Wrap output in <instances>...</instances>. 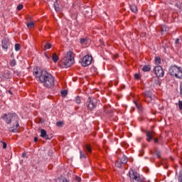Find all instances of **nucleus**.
Returning a JSON list of instances; mask_svg holds the SVG:
<instances>
[{"instance_id": "obj_1", "label": "nucleus", "mask_w": 182, "mask_h": 182, "mask_svg": "<svg viewBox=\"0 0 182 182\" xmlns=\"http://www.w3.org/2000/svg\"><path fill=\"white\" fill-rule=\"evenodd\" d=\"M33 75L36 77H38L40 82L47 89H50L55 86V77L52 74L48 73L46 70H36L33 72Z\"/></svg>"}, {"instance_id": "obj_41", "label": "nucleus", "mask_w": 182, "mask_h": 182, "mask_svg": "<svg viewBox=\"0 0 182 182\" xmlns=\"http://www.w3.org/2000/svg\"><path fill=\"white\" fill-rule=\"evenodd\" d=\"M21 156H22V157H26V153H25V152L23 153Z\"/></svg>"}, {"instance_id": "obj_12", "label": "nucleus", "mask_w": 182, "mask_h": 182, "mask_svg": "<svg viewBox=\"0 0 182 182\" xmlns=\"http://www.w3.org/2000/svg\"><path fill=\"white\" fill-rule=\"evenodd\" d=\"M85 151L87 153H92V146H90V144H86L85 147Z\"/></svg>"}, {"instance_id": "obj_7", "label": "nucleus", "mask_w": 182, "mask_h": 182, "mask_svg": "<svg viewBox=\"0 0 182 182\" xmlns=\"http://www.w3.org/2000/svg\"><path fill=\"white\" fill-rule=\"evenodd\" d=\"M97 106V100L96 99L89 97L86 102V107L89 110H93Z\"/></svg>"}, {"instance_id": "obj_43", "label": "nucleus", "mask_w": 182, "mask_h": 182, "mask_svg": "<svg viewBox=\"0 0 182 182\" xmlns=\"http://www.w3.org/2000/svg\"><path fill=\"white\" fill-rule=\"evenodd\" d=\"M158 157H160V155H158Z\"/></svg>"}, {"instance_id": "obj_8", "label": "nucleus", "mask_w": 182, "mask_h": 182, "mask_svg": "<svg viewBox=\"0 0 182 182\" xmlns=\"http://www.w3.org/2000/svg\"><path fill=\"white\" fill-rule=\"evenodd\" d=\"M154 72L157 77H163V76H164V70L160 65L156 66L154 68Z\"/></svg>"}, {"instance_id": "obj_23", "label": "nucleus", "mask_w": 182, "mask_h": 182, "mask_svg": "<svg viewBox=\"0 0 182 182\" xmlns=\"http://www.w3.org/2000/svg\"><path fill=\"white\" fill-rule=\"evenodd\" d=\"M15 50H16V52L21 50V45L20 44L16 43L15 45Z\"/></svg>"}, {"instance_id": "obj_25", "label": "nucleus", "mask_w": 182, "mask_h": 182, "mask_svg": "<svg viewBox=\"0 0 182 182\" xmlns=\"http://www.w3.org/2000/svg\"><path fill=\"white\" fill-rule=\"evenodd\" d=\"M15 65H16V60H11L10 61V66L14 67V66H15Z\"/></svg>"}, {"instance_id": "obj_21", "label": "nucleus", "mask_w": 182, "mask_h": 182, "mask_svg": "<svg viewBox=\"0 0 182 182\" xmlns=\"http://www.w3.org/2000/svg\"><path fill=\"white\" fill-rule=\"evenodd\" d=\"M80 43H81V45H85V44L87 43V39L80 38Z\"/></svg>"}, {"instance_id": "obj_5", "label": "nucleus", "mask_w": 182, "mask_h": 182, "mask_svg": "<svg viewBox=\"0 0 182 182\" xmlns=\"http://www.w3.org/2000/svg\"><path fill=\"white\" fill-rule=\"evenodd\" d=\"M168 72L171 76H175L177 79H182L181 68H178L177 65H171Z\"/></svg>"}, {"instance_id": "obj_19", "label": "nucleus", "mask_w": 182, "mask_h": 182, "mask_svg": "<svg viewBox=\"0 0 182 182\" xmlns=\"http://www.w3.org/2000/svg\"><path fill=\"white\" fill-rule=\"evenodd\" d=\"M52 48V44L47 43L46 45H44V50H48V49H50Z\"/></svg>"}, {"instance_id": "obj_28", "label": "nucleus", "mask_w": 182, "mask_h": 182, "mask_svg": "<svg viewBox=\"0 0 182 182\" xmlns=\"http://www.w3.org/2000/svg\"><path fill=\"white\" fill-rule=\"evenodd\" d=\"M56 126H58V127H62L63 126V122H56Z\"/></svg>"}, {"instance_id": "obj_33", "label": "nucleus", "mask_w": 182, "mask_h": 182, "mask_svg": "<svg viewBox=\"0 0 182 182\" xmlns=\"http://www.w3.org/2000/svg\"><path fill=\"white\" fill-rule=\"evenodd\" d=\"M104 112L105 113H109V108L107 107H104Z\"/></svg>"}, {"instance_id": "obj_13", "label": "nucleus", "mask_w": 182, "mask_h": 182, "mask_svg": "<svg viewBox=\"0 0 182 182\" xmlns=\"http://www.w3.org/2000/svg\"><path fill=\"white\" fill-rule=\"evenodd\" d=\"M52 59H53V61L54 62V63H56V62H58V60H59V56H58V55H56V53H53V56H52Z\"/></svg>"}, {"instance_id": "obj_18", "label": "nucleus", "mask_w": 182, "mask_h": 182, "mask_svg": "<svg viewBox=\"0 0 182 182\" xmlns=\"http://www.w3.org/2000/svg\"><path fill=\"white\" fill-rule=\"evenodd\" d=\"M129 7L132 12H134V13L137 12V7L136 6V5H130Z\"/></svg>"}, {"instance_id": "obj_30", "label": "nucleus", "mask_w": 182, "mask_h": 182, "mask_svg": "<svg viewBox=\"0 0 182 182\" xmlns=\"http://www.w3.org/2000/svg\"><path fill=\"white\" fill-rule=\"evenodd\" d=\"M178 108L180 109V110H182V101L181 100L178 101Z\"/></svg>"}, {"instance_id": "obj_15", "label": "nucleus", "mask_w": 182, "mask_h": 182, "mask_svg": "<svg viewBox=\"0 0 182 182\" xmlns=\"http://www.w3.org/2000/svg\"><path fill=\"white\" fill-rule=\"evenodd\" d=\"M115 166L119 168H121V167H123V163H122L120 160H118L115 162Z\"/></svg>"}, {"instance_id": "obj_11", "label": "nucleus", "mask_w": 182, "mask_h": 182, "mask_svg": "<svg viewBox=\"0 0 182 182\" xmlns=\"http://www.w3.org/2000/svg\"><path fill=\"white\" fill-rule=\"evenodd\" d=\"M146 140L148 141H151V140H153V139H154V133L151 132L150 131H147L146 132Z\"/></svg>"}, {"instance_id": "obj_26", "label": "nucleus", "mask_w": 182, "mask_h": 182, "mask_svg": "<svg viewBox=\"0 0 182 182\" xmlns=\"http://www.w3.org/2000/svg\"><path fill=\"white\" fill-rule=\"evenodd\" d=\"M75 100L76 103H77V105H80V102H81L80 97L79 96L76 97Z\"/></svg>"}, {"instance_id": "obj_35", "label": "nucleus", "mask_w": 182, "mask_h": 182, "mask_svg": "<svg viewBox=\"0 0 182 182\" xmlns=\"http://www.w3.org/2000/svg\"><path fill=\"white\" fill-rule=\"evenodd\" d=\"M1 143H2L3 149L5 150V149H6V143L3 141H1Z\"/></svg>"}, {"instance_id": "obj_2", "label": "nucleus", "mask_w": 182, "mask_h": 182, "mask_svg": "<svg viewBox=\"0 0 182 182\" xmlns=\"http://www.w3.org/2000/svg\"><path fill=\"white\" fill-rule=\"evenodd\" d=\"M1 119L4 120L6 124H11V127L9 128V131L11 133H16L19 132L21 126L19 125V117L16 113H8L4 114L1 116Z\"/></svg>"}, {"instance_id": "obj_9", "label": "nucleus", "mask_w": 182, "mask_h": 182, "mask_svg": "<svg viewBox=\"0 0 182 182\" xmlns=\"http://www.w3.org/2000/svg\"><path fill=\"white\" fill-rule=\"evenodd\" d=\"M43 139H45V140H50V138H49V135H48V133L46 132V130L42 129L41 130V135Z\"/></svg>"}, {"instance_id": "obj_14", "label": "nucleus", "mask_w": 182, "mask_h": 182, "mask_svg": "<svg viewBox=\"0 0 182 182\" xmlns=\"http://www.w3.org/2000/svg\"><path fill=\"white\" fill-rule=\"evenodd\" d=\"M119 161L121 163H122V164H126V163H127V157L123 155Z\"/></svg>"}, {"instance_id": "obj_6", "label": "nucleus", "mask_w": 182, "mask_h": 182, "mask_svg": "<svg viewBox=\"0 0 182 182\" xmlns=\"http://www.w3.org/2000/svg\"><path fill=\"white\" fill-rule=\"evenodd\" d=\"M92 62H93V57H92V55H86L80 61V64L84 68H86V66H89L90 65H92Z\"/></svg>"}, {"instance_id": "obj_10", "label": "nucleus", "mask_w": 182, "mask_h": 182, "mask_svg": "<svg viewBox=\"0 0 182 182\" xmlns=\"http://www.w3.org/2000/svg\"><path fill=\"white\" fill-rule=\"evenodd\" d=\"M9 46V41H8V39L4 38V40H2L1 41L2 49H4V50H6L8 49Z\"/></svg>"}, {"instance_id": "obj_3", "label": "nucleus", "mask_w": 182, "mask_h": 182, "mask_svg": "<svg viewBox=\"0 0 182 182\" xmlns=\"http://www.w3.org/2000/svg\"><path fill=\"white\" fill-rule=\"evenodd\" d=\"M75 63V56L73 55V51H68L63 54L62 59L60 63V66L62 68H70Z\"/></svg>"}, {"instance_id": "obj_17", "label": "nucleus", "mask_w": 182, "mask_h": 182, "mask_svg": "<svg viewBox=\"0 0 182 182\" xmlns=\"http://www.w3.org/2000/svg\"><path fill=\"white\" fill-rule=\"evenodd\" d=\"M150 65H144L142 68L143 72H150L151 70Z\"/></svg>"}, {"instance_id": "obj_40", "label": "nucleus", "mask_w": 182, "mask_h": 182, "mask_svg": "<svg viewBox=\"0 0 182 182\" xmlns=\"http://www.w3.org/2000/svg\"><path fill=\"white\" fill-rule=\"evenodd\" d=\"M154 143H159V139L155 138L154 139Z\"/></svg>"}, {"instance_id": "obj_16", "label": "nucleus", "mask_w": 182, "mask_h": 182, "mask_svg": "<svg viewBox=\"0 0 182 182\" xmlns=\"http://www.w3.org/2000/svg\"><path fill=\"white\" fill-rule=\"evenodd\" d=\"M34 27H35V23H33V21H31L27 23V28H28V29H32Z\"/></svg>"}, {"instance_id": "obj_24", "label": "nucleus", "mask_w": 182, "mask_h": 182, "mask_svg": "<svg viewBox=\"0 0 182 182\" xmlns=\"http://www.w3.org/2000/svg\"><path fill=\"white\" fill-rule=\"evenodd\" d=\"M80 159H86V154H85L82 151H80Z\"/></svg>"}, {"instance_id": "obj_29", "label": "nucleus", "mask_w": 182, "mask_h": 182, "mask_svg": "<svg viewBox=\"0 0 182 182\" xmlns=\"http://www.w3.org/2000/svg\"><path fill=\"white\" fill-rule=\"evenodd\" d=\"M178 180L179 182H182V171H181L179 173V176L178 178Z\"/></svg>"}, {"instance_id": "obj_27", "label": "nucleus", "mask_w": 182, "mask_h": 182, "mask_svg": "<svg viewBox=\"0 0 182 182\" xmlns=\"http://www.w3.org/2000/svg\"><path fill=\"white\" fill-rule=\"evenodd\" d=\"M145 97L146 99H149V100H151V95H150V92H146L145 93Z\"/></svg>"}, {"instance_id": "obj_20", "label": "nucleus", "mask_w": 182, "mask_h": 182, "mask_svg": "<svg viewBox=\"0 0 182 182\" xmlns=\"http://www.w3.org/2000/svg\"><path fill=\"white\" fill-rule=\"evenodd\" d=\"M155 63L160 65V63H161V58L160 57H155Z\"/></svg>"}, {"instance_id": "obj_31", "label": "nucleus", "mask_w": 182, "mask_h": 182, "mask_svg": "<svg viewBox=\"0 0 182 182\" xmlns=\"http://www.w3.org/2000/svg\"><path fill=\"white\" fill-rule=\"evenodd\" d=\"M23 8V5L22 4H19L18 6H17V11H21V9Z\"/></svg>"}, {"instance_id": "obj_32", "label": "nucleus", "mask_w": 182, "mask_h": 182, "mask_svg": "<svg viewBox=\"0 0 182 182\" xmlns=\"http://www.w3.org/2000/svg\"><path fill=\"white\" fill-rule=\"evenodd\" d=\"M61 95H62V96H66V95H68V91H66V90H63V91L61 92Z\"/></svg>"}, {"instance_id": "obj_36", "label": "nucleus", "mask_w": 182, "mask_h": 182, "mask_svg": "<svg viewBox=\"0 0 182 182\" xmlns=\"http://www.w3.org/2000/svg\"><path fill=\"white\" fill-rule=\"evenodd\" d=\"M134 78L136 80H139V74H137V73L134 74Z\"/></svg>"}, {"instance_id": "obj_39", "label": "nucleus", "mask_w": 182, "mask_h": 182, "mask_svg": "<svg viewBox=\"0 0 182 182\" xmlns=\"http://www.w3.org/2000/svg\"><path fill=\"white\" fill-rule=\"evenodd\" d=\"M8 93H9V95H14V92H12V90H11L8 91Z\"/></svg>"}, {"instance_id": "obj_34", "label": "nucleus", "mask_w": 182, "mask_h": 182, "mask_svg": "<svg viewBox=\"0 0 182 182\" xmlns=\"http://www.w3.org/2000/svg\"><path fill=\"white\" fill-rule=\"evenodd\" d=\"M180 95L182 97V82L180 83Z\"/></svg>"}, {"instance_id": "obj_4", "label": "nucleus", "mask_w": 182, "mask_h": 182, "mask_svg": "<svg viewBox=\"0 0 182 182\" xmlns=\"http://www.w3.org/2000/svg\"><path fill=\"white\" fill-rule=\"evenodd\" d=\"M129 176L131 182H144L145 178L144 177L140 176V175L133 171V169H130L129 171Z\"/></svg>"}, {"instance_id": "obj_37", "label": "nucleus", "mask_w": 182, "mask_h": 182, "mask_svg": "<svg viewBox=\"0 0 182 182\" xmlns=\"http://www.w3.org/2000/svg\"><path fill=\"white\" fill-rule=\"evenodd\" d=\"M75 180H76L77 182H80V181H81L80 177H79V176H76V177H75Z\"/></svg>"}, {"instance_id": "obj_42", "label": "nucleus", "mask_w": 182, "mask_h": 182, "mask_svg": "<svg viewBox=\"0 0 182 182\" xmlns=\"http://www.w3.org/2000/svg\"><path fill=\"white\" fill-rule=\"evenodd\" d=\"M34 141H35V143H36V141H38V137L34 138Z\"/></svg>"}, {"instance_id": "obj_38", "label": "nucleus", "mask_w": 182, "mask_h": 182, "mask_svg": "<svg viewBox=\"0 0 182 182\" xmlns=\"http://www.w3.org/2000/svg\"><path fill=\"white\" fill-rule=\"evenodd\" d=\"M178 42H180V39L178 38H176V41H175V43H178Z\"/></svg>"}, {"instance_id": "obj_22", "label": "nucleus", "mask_w": 182, "mask_h": 182, "mask_svg": "<svg viewBox=\"0 0 182 182\" xmlns=\"http://www.w3.org/2000/svg\"><path fill=\"white\" fill-rule=\"evenodd\" d=\"M54 8L56 11V12H59L60 11V9L59 8V6H58V3H54Z\"/></svg>"}]
</instances>
